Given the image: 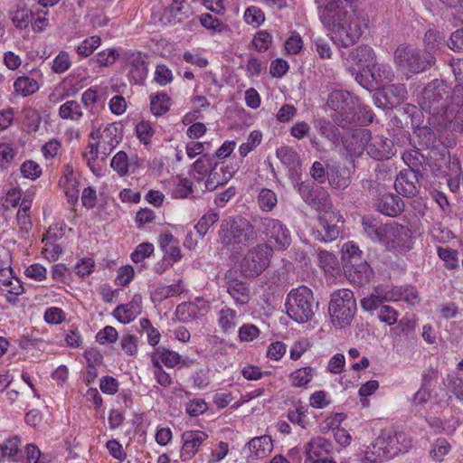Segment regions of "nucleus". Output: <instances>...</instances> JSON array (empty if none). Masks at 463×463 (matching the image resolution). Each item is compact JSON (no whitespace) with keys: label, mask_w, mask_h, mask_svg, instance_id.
I'll return each instance as SVG.
<instances>
[{"label":"nucleus","mask_w":463,"mask_h":463,"mask_svg":"<svg viewBox=\"0 0 463 463\" xmlns=\"http://www.w3.org/2000/svg\"><path fill=\"white\" fill-rule=\"evenodd\" d=\"M285 307L288 316L292 320L307 323L314 317L317 304L315 302L312 290L301 286L289 291Z\"/></svg>","instance_id":"obj_6"},{"label":"nucleus","mask_w":463,"mask_h":463,"mask_svg":"<svg viewBox=\"0 0 463 463\" xmlns=\"http://www.w3.org/2000/svg\"><path fill=\"white\" fill-rule=\"evenodd\" d=\"M219 242L227 249L239 250L257 240V232L249 220L241 216H229L221 221Z\"/></svg>","instance_id":"obj_2"},{"label":"nucleus","mask_w":463,"mask_h":463,"mask_svg":"<svg viewBox=\"0 0 463 463\" xmlns=\"http://www.w3.org/2000/svg\"><path fill=\"white\" fill-rule=\"evenodd\" d=\"M90 137L98 139L96 144L105 156L110 154L119 142L118 128L114 124L108 125L102 130L100 128L93 130Z\"/></svg>","instance_id":"obj_17"},{"label":"nucleus","mask_w":463,"mask_h":463,"mask_svg":"<svg viewBox=\"0 0 463 463\" xmlns=\"http://www.w3.org/2000/svg\"><path fill=\"white\" fill-rule=\"evenodd\" d=\"M307 413V408L306 406L297 405L294 409L288 411V419L291 423L306 429L308 423Z\"/></svg>","instance_id":"obj_56"},{"label":"nucleus","mask_w":463,"mask_h":463,"mask_svg":"<svg viewBox=\"0 0 463 463\" xmlns=\"http://www.w3.org/2000/svg\"><path fill=\"white\" fill-rule=\"evenodd\" d=\"M238 325L237 312L231 307H223L218 312V326L224 334H232Z\"/></svg>","instance_id":"obj_36"},{"label":"nucleus","mask_w":463,"mask_h":463,"mask_svg":"<svg viewBox=\"0 0 463 463\" xmlns=\"http://www.w3.org/2000/svg\"><path fill=\"white\" fill-rule=\"evenodd\" d=\"M20 170L24 177L31 180H35L42 175L41 166L33 160L24 162Z\"/></svg>","instance_id":"obj_64"},{"label":"nucleus","mask_w":463,"mask_h":463,"mask_svg":"<svg viewBox=\"0 0 463 463\" xmlns=\"http://www.w3.org/2000/svg\"><path fill=\"white\" fill-rule=\"evenodd\" d=\"M273 256V247L260 243L250 248L241 262V271L246 278H256L266 270Z\"/></svg>","instance_id":"obj_8"},{"label":"nucleus","mask_w":463,"mask_h":463,"mask_svg":"<svg viewBox=\"0 0 463 463\" xmlns=\"http://www.w3.org/2000/svg\"><path fill=\"white\" fill-rule=\"evenodd\" d=\"M344 271L346 279L358 287L368 284L373 277V270L365 260L344 264Z\"/></svg>","instance_id":"obj_14"},{"label":"nucleus","mask_w":463,"mask_h":463,"mask_svg":"<svg viewBox=\"0 0 463 463\" xmlns=\"http://www.w3.org/2000/svg\"><path fill=\"white\" fill-rule=\"evenodd\" d=\"M21 439L17 436L11 437L0 444L2 460L19 461L22 458Z\"/></svg>","instance_id":"obj_35"},{"label":"nucleus","mask_w":463,"mask_h":463,"mask_svg":"<svg viewBox=\"0 0 463 463\" xmlns=\"http://www.w3.org/2000/svg\"><path fill=\"white\" fill-rule=\"evenodd\" d=\"M202 26L214 33H222L226 29V25L217 17L206 13L199 17Z\"/></svg>","instance_id":"obj_59"},{"label":"nucleus","mask_w":463,"mask_h":463,"mask_svg":"<svg viewBox=\"0 0 463 463\" xmlns=\"http://www.w3.org/2000/svg\"><path fill=\"white\" fill-rule=\"evenodd\" d=\"M101 43L99 36H91L85 39L78 47L77 53L81 57L90 56Z\"/></svg>","instance_id":"obj_62"},{"label":"nucleus","mask_w":463,"mask_h":463,"mask_svg":"<svg viewBox=\"0 0 463 463\" xmlns=\"http://www.w3.org/2000/svg\"><path fill=\"white\" fill-rule=\"evenodd\" d=\"M59 115L62 119L79 121L82 118L83 112L76 100H68L60 107Z\"/></svg>","instance_id":"obj_44"},{"label":"nucleus","mask_w":463,"mask_h":463,"mask_svg":"<svg viewBox=\"0 0 463 463\" xmlns=\"http://www.w3.org/2000/svg\"><path fill=\"white\" fill-rule=\"evenodd\" d=\"M448 392L459 402H463V375L457 372L448 373L443 379Z\"/></svg>","instance_id":"obj_37"},{"label":"nucleus","mask_w":463,"mask_h":463,"mask_svg":"<svg viewBox=\"0 0 463 463\" xmlns=\"http://www.w3.org/2000/svg\"><path fill=\"white\" fill-rule=\"evenodd\" d=\"M362 250L353 241L345 243L342 247V260L344 264H349L353 260L362 261Z\"/></svg>","instance_id":"obj_54"},{"label":"nucleus","mask_w":463,"mask_h":463,"mask_svg":"<svg viewBox=\"0 0 463 463\" xmlns=\"http://www.w3.org/2000/svg\"><path fill=\"white\" fill-rule=\"evenodd\" d=\"M262 139L260 131L254 130L250 133L247 141L242 143L239 147L240 156L245 157L250 151L259 146Z\"/></svg>","instance_id":"obj_60"},{"label":"nucleus","mask_w":463,"mask_h":463,"mask_svg":"<svg viewBox=\"0 0 463 463\" xmlns=\"http://www.w3.org/2000/svg\"><path fill=\"white\" fill-rule=\"evenodd\" d=\"M358 0H325L324 5L319 7V14H334L338 11L357 9Z\"/></svg>","instance_id":"obj_38"},{"label":"nucleus","mask_w":463,"mask_h":463,"mask_svg":"<svg viewBox=\"0 0 463 463\" xmlns=\"http://www.w3.org/2000/svg\"><path fill=\"white\" fill-rule=\"evenodd\" d=\"M233 170H229L228 167L218 168L215 165L209 173L205 181V187L209 191L215 190L218 186L226 184L233 175Z\"/></svg>","instance_id":"obj_32"},{"label":"nucleus","mask_w":463,"mask_h":463,"mask_svg":"<svg viewBox=\"0 0 463 463\" xmlns=\"http://www.w3.org/2000/svg\"><path fill=\"white\" fill-rule=\"evenodd\" d=\"M318 265L325 272H332L338 265L337 258L331 252L319 250H317Z\"/></svg>","instance_id":"obj_55"},{"label":"nucleus","mask_w":463,"mask_h":463,"mask_svg":"<svg viewBox=\"0 0 463 463\" xmlns=\"http://www.w3.org/2000/svg\"><path fill=\"white\" fill-rule=\"evenodd\" d=\"M244 20L248 24L253 27H259L265 20V16L260 8L257 6H249L244 12Z\"/></svg>","instance_id":"obj_63"},{"label":"nucleus","mask_w":463,"mask_h":463,"mask_svg":"<svg viewBox=\"0 0 463 463\" xmlns=\"http://www.w3.org/2000/svg\"><path fill=\"white\" fill-rule=\"evenodd\" d=\"M356 312V301L353 291L341 288L332 292L328 305L331 323L335 328L349 326Z\"/></svg>","instance_id":"obj_5"},{"label":"nucleus","mask_w":463,"mask_h":463,"mask_svg":"<svg viewBox=\"0 0 463 463\" xmlns=\"http://www.w3.org/2000/svg\"><path fill=\"white\" fill-rule=\"evenodd\" d=\"M353 172L346 166H334L329 168L328 181L332 188L345 190L352 182Z\"/></svg>","instance_id":"obj_28"},{"label":"nucleus","mask_w":463,"mask_h":463,"mask_svg":"<svg viewBox=\"0 0 463 463\" xmlns=\"http://www.w3.org/2000/svg\"><path fill=\"white\" fill-rule=\"evenodd\" d=\"M14 89L17 94L27 97L39 90V83L29 76H20L14 80Z\"/></svg>","instance_id":"obj_41"},{"label":"nucleus","mask_w":463,"mask_h":463,"mask_svg":"<svg viewBox=\"0 0 463 463\" xmlns=\"http://www.w3.org/2000/svg\"><path fill=\"white\" fill-rule=\"evenodd\" d=\"M153 356H156L158 362L169 368L175 367L181 362V356L178 353L165 348L156 349Z\"/></svg>","instance_id":"obj_52"},{"label":"nucleus","mask_w":463,"mask_h":463,"mask_svg":"<svg viewBox=\"0 0 463 463\" xmlns=\"http://www.w3.org/2000/svg\"><path fill=\"white\" fill-rule=\"evenodd\" d=\"M326 104L335 111L332 119L337 126L348 128L354 123L356 99L350 92L343 90H334L328 95Z\"/></svg>","instance_id":"obj_7"},{"label":"nucleus","mask_w":463,"mask_h":463,"mask_svg":"<svg viewBox=\"0 0 463 463\" xmlns=\"http://www.w3.org/2000/svg\"><path fill=\"white\" fill-rule=\"evenodd\" d=\"M247 449L249 450V458L252 459L263 458L273 449L272 439L268 435L255 437L247 443Z\"/></svg>","instance_id":"obj_26"},{"label":"nucleus","mask_w":463,"mask_h":463,"mask_svg":"<svg viewBox=\"0 0 463 463\" xmlns=\"http://www.w3.org/2000/svg\"><path fill=\"white\" fill-rule=\"evenodd\" d=\"M209 306L205 301L197 300V302H184L177 306L175 316L178 321L188 323L203 316L208 311Z\"/></svg>","instance_id":"obj_19"},{"label":"nucleus","mask_w":463,"mask_h":463,"mask_svg":"<svg viewBox=\"0 0 463 463\" xmlns=\"http://www.w3.org/2000/svg\"><path fill=\"white\" fill-rule=\"evenodd\" d=\"M383 232L382 244L388 250L403 253L412 248L411 232L407 226L391 222L385 223Z\"/></svg>","instance_id":"obj_10"},{"label":"nucleus","mask_w":463,"mask_h":463,"mask_svg":"<svg viewBox=\"0 0 463 463\" xmlns=\"http://www.w3.org/2000/svg\"><path fill=\"white\" fill-rule=\"evenodd\" d=\"M444 39V35L440 32L434 29H429L424 35V52H434L439 47Z\"/></svg>","instance_id":"obj_53"},{"label":"nucleus","mask_w":463,"mask_h":463,"mask_svg":"<svg viewBox=\"0 0 463 463\" xmlns=\"http://www.w3.org/2000/svg\"><path fill=\"white\" fill-rule=\"evenodd\" d=\"M370 141V131L368 129H357L345 141L347 151L353 156H361L364 150L367 151Z\"/></svg>","instance_id":"obj_25"},{"label":"nucleus","mask_w":463,"mask_h":463,"mask_svg":"<svg viewBox=\"0 0 463 463\" xmlns=\"http://www.w3.org/2000/svg\"><path fill=\"white\" fill-rule=\"evenodd\" d=\"M142 308V297L135 294L128 304L118 305L112 315L122 324H128L133 321L140 313Z\"/></svg>","instance_id":"obj_20"},{"label":"nucleus","mask_w":463,"mask_h":463,"mask_svg":"<svg viewBox=\"0 0 463 463\" xmlns=\"http://www.w3.org/2000/svg\"><path fill=\"white\" fill-rule=\"evenodd\" d=\"M279 161L290 169H296L299 165V156L298 153L289 146H280L276 151Z\"/></svg>","instance_id":"obj_45"},{"label":"nucleus","mask_w":463,"mask_h":463,"mask_svg":"<svg viewBox=\"0 0 463 463\" xmlns=\"http://www.w3.org/2000/svg\"><path fill=\"white\" fill-rule=\"evenodd\" d=\"M404 439V434L392 430H383L373 441L371 452L374 455V461H383L396 456L402 451L400 439Z\"/></svg>","instance_id":"obj_11"},{"label":"nucleus","mask_w":463,"mask_h":463,"mask_svg":"<svg viewBox=\"0 0 463 463\" xmlns=\"http://www.w3.org/2000/svg\"><path fill=\"white\" fill-rule=\"evenodd\" d=\"M333 449V443L321 436L311 438L305 446L306 456L310 461L330 455Z\"/></svg>","instance_id":"obj_22"},{"label":"nucleus","mask_w":463,"mask_h":463,"mask_svg":"<svg viewBox=\"0 0 463 463\" xmlns=\"http://www.w3.org/2000/svg\"><path fill=\"white\" fill-rule=\"evenodd\" d=\"M375 56V52L371 46L362 44L354 48L349 52L347 61H352L358 67L370 68L374 62Z\"/></svg>","instance_id":"obj_27"},{"label":"nucleus","mask_w":463,"mask_h":463,"mask_svg":"<svg viewBox=\"0 0 463 463\" xmlns=\"http://www.w3.org/2000/svg\"><path fill=\"white\" fill-rule=\"evenodd\" d=\"M225 287L228 294L232 298L236 305H246L250 299L249 286L235 277V273L228 271L224 276Z\"/></svg>","instance_id":"obj_16"},{"label":"nucleus","mask_w":463,"mask_h":463,"mask_svg":"<svg viewBox=\"0 0 463 463\" xmlns=\"http://www.w3.org/2000/svg\"><path fill=\"white\" fill-rule=\"evenodd\" d=\"M389 288L387 287L379 286L374 288L373 293L361 299V307L365 311H373L380 309L382 303L387 300Z\"/></svg>","instance_id":"obj_33"},{"label":"nucleus","mask_w":463,"mask_h":463,"mask_svg":"<svg viewBox=\"0 0 463 463\" xmlns=\"http://www.w3.org/2000/svg\"><path fill=\"white\" fill-rule=\"evenodd\" d=\"M367 154L374 160H387L394 155L393 144L391 140L382 137H372L367 146Z\"/></svg>","instance_id":"obj_18"},{"label":"nucleus","mask_w":463,"mask_h":463,"mask_svg":"<svg viewBox=\"0 0 463 463\" xmlns=\"http://www.w3.org/2000/svg\"><path fill=\"white\" fill-rule=\"evenodd\" d=\"M369 72L375 88L391 82L394 79V71L392 66L387 63L374 61L369 68Z\"/></svg>","instance_id":"obj_30"},{"label":"nucleus","mask_w":463,"mask_h":463,"mask_svg":"<svg viewBox=\"0 0 463 463\" xmlns=\"http://www.w3.org/2000/svg\"><path fill=\"white\" fill-rule=\"evenodd\" d=\"M150 109L152 113L156 116H162L170 109V98L165 93H158L150 96Z\"/></svg>","instance_id":"obj_47"},{"label":"nucleus","mask_w":463,"mask_h":463,"mask_svg":"<svg viewBox=\"0 0 463 463\" xmlns=\"http://www.w3.org/2000/svg\"><path fill=\"white\" fill-rule=\"evenodd\" d=\"M386 97L390 100L389 104L392 107L403 102L408 97V91L404 84L395 83L383 87Z\"/></svg>","instance_id":"obj_42"},{"label":"nucleus","mask_w":463,"mask_h":463,"mask_svg":"<svg viewBox=\"0 0 463 463\" xmlns=\"http://www.w3.org/2000/svg\"><path fill=\"white\" fill-rule=\"evenodd\" d=\"M376 209L382 214L395 217L403 211L404 203L399 195L387 193L378 199Z\"/></svg>","instance_id":"obj_23"},{"label":"nucleus","mask_w":463,"mask_h":463,"mask_svg":"<svg viewBox=\"0 0 463 463\" xmlns=\"http://www.w3.org/2000/svg\"><path fill=\"white\" fill-rule=\"evenodd\" d=\"M314 127L322 137L332 142L338 141L340 132L331 121L326 118H317L314 121Z\"/></svg>","instance_id":"obj_43"},{"label":"nucleus","mask_w":463,"mask_h":463,"mask_svg":"<svg viewBox=\"0 0 463 463\" xmlns=\"http://www.w3.org/2000/svg\"><path fill=\"white\" fill-rule=\"evenodd\" d=\"M373 113L371 109L360 105L356 101V109H354V123L352 125H367L373 122Z\"/></svg>","instance_id":"obj_57"},{"label":"nucleus","mask_w":463,"mask_h":463,"mask_svg":"<svg viewBox=\"0 0 463 463\" xmlns=\"http://www.w3.org/2000/svg\"><path fill=\"white\" fill-rule=\"evenodd\" d=\"M256 222L260 232L273 244V250H285L290 246L292 241L290 231L279 220L263 217Z\"/></svg>","instance_id":"obj_9"},{"label":"nucleus","mask_w":463,"mask_h":463,"mask_svg":"<svg viewBox=\"0 0 463 463\" xmlns=\"http://www.w3.org/2000/svg\"><path fill=\"white\" fill-rule=\"evenodd\" d=\"M277 195L269 189H262L258 196L260 208L265 212H270L277 204Z\"/></svg>","instance_id":"obj_58"},{"label":"nucleus","mask_w":463,"mask_h":463,"mask_svg":"<svg viewBox=\"0 0 463 463\" xmlns=\"http://www.w3.org/2000/svg\"><path fill=\"white\" fill-rule=\"evenodd\" d=\"M415 135L421 147L434 148L437 146V136L430 128L427 126L418 128L415 130Z\"/></svg>","instance_id":"obj_48"},{"label":"nucleus","mask_w":463,"mask_h":463,"mask_svg":"<svg viewBox=\"0 0 463 463\" xmlns=\"http://www.w3.org/2000/svg\"><path fill=\"white\" fill-rule=\"evenodd\" d=\"M171 194L176 199H184L193 192V183L188 178L176 176L173 179Z\"/></svg>","instance_id":"obj_46"},{"label":"nucleus","mask_w":463,"mask_h":463,"mask_svg":"<svg viewBox=\"0 0 463 463\" xmlns=\"http://www.w3.org/2000/svg\"><path fill=\"white\" fill-rule=\"evenodd\" d=\"M362 225L364 232L373 241L382 243L385 224H380L376 219L371 217H364Z\"/></svg>","instance_id":"obj_39"},{"label":"nucleus","mask_w":463,"mask_h":463,"mask_svg":"<svg viewBox=\"0 0 463 463\" xmlns=\"http://www.w3.org/2000/svg\"><path fill=\"white\" fill-rule=\"evenodd\" d=\"M206 438L207 435L203 431H185L182 436L184 444L180 451L181 459L183 461L190 460Z\"/></svg>","instance_id":"obj_21"},{"label":"nucleus","mask_w":463,"mask_h":463,"mask_svg":"<svg viewBox=\"0 0 463 463\" xmlns=\"http://www.w3.org/2000/svg\"><path fill=\"white\" fill-rule=\"evenodd\" d=\"M450 88L443 80L435 79L422 90L419 104L422 110L429 112L439 126L443 124V113L449 106Z\"/></svg>","instance_id":"obj_3"},{"label":"nucleus","mask_w":463,"mask_h":463,"mask_svg":"<svg viewBox=\"0 0 463 463\" xmlns=\"http://www.w3.org/2000/svg\"><path fill=\"white\" fill-rule=\"evenodd\" d=\"M402 160L407 165L408 168L415 173H423L422 164L424 162V156L418 150H409L402 154Z\"/></svg>","instance_id":"obj_49"},{"label":"nucleus","mask_w":463,"mask_h":463,"mask_svg":"<svg viewBox=\"0 0 463 463\" xmlns=\"http://www.w3.org/2000/svg\"><path fill=\"white\" fill-rule=\"evenodd\" d=\"M189 13V8L184 5H170L164 11L160 20L165 25H175L187 19Z\"/></svg>","instance_id":"obj_31"},{"label":"nucleus","mask_w":463,"mask_h":463,"mask_svg":"<svg viewBox=\"0 0 463 463\" xmlns=\"http://www.w3.org/2000/svg\"><path fill=\"white\" fill-rule=\"evenodd\" d=\"M442 128L463 135V85L458 84L450 94L449 106L443 113Z\"/></svg>","instance_id":"obj_12"},{"label":"nucleus","mask_w":463,"mask_h":463,"mask_svg":"<svg viewBox=\"0 0 463 463\" xmlns=\"http://www.w3.org/2000/svg\"><path fill=\"white\" fill-rule=\"evenodd\" d=\"M219 218V213L214 210H209L201 217L194 228L200 236L203 237L209 228L218 222Z\"/></svg>","instance_id":"obj_51"},{"label":"nucleus","mask_w":463,"mask_h":463,"mask_svg":"<svg viewBox=\"0 0 463 463\" xmlns=\"http://www.w3.org/2000/svg\"><path fill=\"white\" fill-rule=\"evenodd\" d=\"M433 53L423 52L409 43H402L393 52V62L400 71L418 74L435 64Z\"/></svg>","instance_id":"obj_4"},{"label":"nucleus","mask_w":463,"mask_h":463,"mask_svg":"<svg viewBox=\"0 0 463 463\" xmlns=\"http://www.w3.org/2000/svg\"><path fill=\"white\" fill-rule=\"evenodd\" d=\"M297 187L301 198L310 206L318 209L326 204L328 194L323 187L310 181L301 182Z\"/></svg>","instance_id":"obj_15"},{"label":"nucleus","mask_w":463,"mask_h":463,"mask_svg":"<svg viewBox=\"0 0 463 463\" xmlns=\"http://www.w3.org/2000/svg\"><path fill=\"white\" fill-rule=\"evenodd\" d=\"M339 227L335 223H331L327 219V213L320 217V228L313 232L316 240L322 242L335 241L339 236Z\"/></svg>","instance_id":"obj_29"},{"label":"nucleus","mask_w":463,"mask_h":463,"mask_svg":"<svg viewBox=\"0 0 463 463\" xmlns=\"http://www.w3.org/2000/svg\"><path fill=\"white\" fill-rule=\"evenodd\" d=\"M387 300L405 301L410 305H414L419 302V296L417 290L413 287H393L389 288Z\"/></svg>","instance_id":"obj_34"},{"label":"nucleus","mask_w":463,"mask_h":463,"mask_svg":"<svg viewBox=\"0 0 463 463\" xmlns=\"http://www.w3.org/2000/svg\"><path fill=\"white\" fill-rule=\"evenodd\" d=\"M128 61L130 65L128 71L130 82L143 84L147 75V66L141 52L128 53Z\"/></svg>","instance_id":"obj_24"},{"label":"nucleus","mask_w":463,"mask_h":463,"mask_svg":"<svg viewBox=\"0 0 463 463\" xmlns=\"http://www.w3.org/2000/svg\"><path fill=\"white\" fill-rule=\"evenodd\" d=\"M319 19L329 32L334 43L342 48L357 43L367 27V20L360 9L319 14Z\"/></svg>","instance_id":"obj_1"},{"label":"nucleus","mask_w":463,"mask_h":463,"mask_svg":"<svg viewBox=\"0 0 463 463\" xmlns=\"http://www.w3.org/2000/svg\"><path fill=\"white\" fill-rule=\"evenodd\" d=\"M316 375V369L310 366L295 370L289 374V380L293 387H306Z\"/></svg>","instance_id":"obj_40"},{"label":"nucleus","mask_w":463,"mask_h":463,"mask_svg":"<svg viewBox=\"0 0 463 463\" xmlns=\"http://www.w3.org/2000/svg\"><path fill=\"white\" fill-rule=\"evenodd\" d=\"M42 242L44 244L43 253L45 258L51 261H55L62 252V248L52 241L51 230L47 231Z\"/></svg>","instance_id":"obj_50"},{"label":"nucleus","mask_w":463,"mask_h":463,"mask_svg":"<svg viewBox=\"0 0 463 463\" xmlns=\"http://www.w3.org/2000/svg\"><path fill=\"white\" fill-rule=\"evenodd\" d=\"M71 66V60L69 53L65 51H61L54 58L52 64V71L54 73H63L68 71Z\"/></svg>","instance_id":"obj_61"},{"label":"nucleus","mask_w":463,"mask_h":463,"mask_svg":"<svg viewBox=\"0 0 463 463\" xmlns=\"http://www.w3.org/2000/svg\"><path fill=\"white\" fill-rule=\"evenodd\" d=\"M423 173H415L410 169H403L397 175L394 188L396 192L405 197H414L419 193L420 178Z\"/></svg>","instance_id":"obj_13"}]
</instances>
